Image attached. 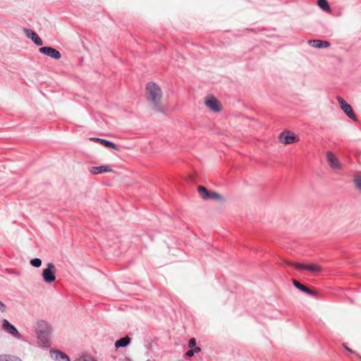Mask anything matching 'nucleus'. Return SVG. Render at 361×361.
I'll return each mask as SVG.
<instances>
[{
    "instance_id": "0eeeda50",
    "label": "nucleus",
    "mask_w": 361,
    "mask_h": 361,
    "mask_svg": "<svg viewBox=\"0 0 361 361\" xmlns=\"http://www.w3.org/2000/svg\"><path fill=\"white\" fill-rule=\"evenodd\" d=\"M286 264L288 265H290V266H294L298 269L307 270L312 273H317L321 271L320 266H319L318 264H305L299 263V262L293 264V263L288 262H287Z\"/></svg>"
},
{
    "instance_id": "1a4fd4ad",
    "label": "nucleus",
    "mask_w": 361,
    "mask_h": 361,
    "mask_svg": "<svg viewBox=\"0 0 361 361\" xmlns=\"http://www.w3.org/2000/svg\"><path fill=\"white\" fill-rule=\"evenodd\" d=\"M205 105L214 112H219L221 109L220 102L214 96L206 97Z\"/></svg>"
},
{
    "instance_id": "5701e85b",
    "label": "nucleus",
    "mask_w": 361,
    "mask_h": 361,
    "mask_svg": "<svg viewBox=\"0 0 361 361\" xmlns=\"http://www.w3.org/2000/svg\"><path fill=\"white\" fill-rule=\"evenodd\" d=\"M74 361H97L95 359H94L90 355H84L77 359H75Z\"/></svg>"
},
{
    "instance_id": "dca6fc26",
    "label": "nucleus",
    "mask_w": 361,
    "mask_h": 361,
    "mask_svg": "<svg viewBox=\"0 0 361 361\" xmlns=\"http://www.w3.org/2000/svg\"><path fill=\"white\" fill-rule=\"evenodd\" d=\"M293 283L296 288L301 290L302 292H304V293L309 294L310 295H312V296L317 295L316 292H314V290L305 286L303 284L300 283L299 281L294 279V280H293Z\"/></svg>"
},
{
    "instance_id": "2eb2a0df",
    "label": "nucleus",
    "mask_w": 361,
    "mask_h": 361,
    "mask_svg": "<svg viewBox=\"0 0 361 361\" xmlns=\"http://www.w3.org/2000/svg\"><path fill=\"white\" fill-rule=\"evenodd\" d=\"M112 169L110 166L102 165L99 166H92L90 168V172L93 175L99 174L104 172H111Z\"/></svg>"
},
{
    "instance_id": "9d476101",
    "label": "nucleus",
    "mask_w": 361,
    "mask_h": 361,
    "mask_svg": "<svg viewBox=\"0 0 361 361\" xmlns=\"http://www.w3.org/2000/svg\"><path fill=\"white\" fill-rule=\"evenodd\" d=\"M39 52L49 56L54 59H59L61 57V53L56 49L51 47H42L39 49Z\"/></svg>"
},
{
    "instance_id": "4be33fe9",
    "label": "nucleus",
    "mask_w": 361,
    "mask_h": 361,
    "mask_svg": "<svg viewBox=\"0 0 361 361\" xmlns=\"http://www.w3.org/2000/svg\"><path fill=\"white\" fill-rule=\"evenodd\" d=\"M30 264L36 268H39L42 265V260L39 258H33L30 261Z\"/></svg>"
},
{
    "instance_id": "4468645a",
    "label": "nucleus",
    "mask_w": 361,
    "mask_h": 361,
    "mask_svg": "<svg viewBox=\"0 0 361 361\" xmlns=\"http://www.w3.org/2000/svg\"><path fill=\"white\" fill-rule=\"evenodd\" d=\"M90 140L95 141L97 142H99V143L103 145L104 146H105L106 147L112 148L117 151L119 150V147L116 144H114V142H112L111 141H109V140H106L104 139H102V138H99V137H92V138H90Z\"/></svg>"
},
{
    "instance_id": "393cba45",
    "label": "nucleus",
    "mask_w": 361,
    "mask_h": 361,
    "mask_svg": "<svg viewBox=\"0 0 361 361\" xmlns=\"http://www.w3.org/2000/svg\"><path fill=\"white\" fill-rule=\"evenodd\" d=\"M188 346L190 348H194L195 347H197L196 346V339L195 338H192L190 339L189 343H188Z\"/></svg>"
},
{
    "instance_id": "f3484780",
    "label": "nucleus",
    "mask_w": 361,
    "mask_h": 361,
    "mask_svg": "<svg viewBox=\"0 0 361 361\" xmlns=\"http://www.w3.org/2000/svg\"><path fill=\"white\" fill-rule=\"evenodd\" d=\"M309 44L313 47L321 49V48H326L330 47V43L325 40L320 39H311L309 40Z\"/></svg>"
},
{
    "instance_id": "6ab92c4d",
    "label": "nucleus",
    "mask_w": 361,
    "mask_h": 361,
    "mask_svg": "<svg viewBox=\"0 0 361 361\" xmlns=\"http://www.w3.org/2000/svg\"><path fill=\"white\" fill-rule=\"evenodd\" d=\"M0 361H22L18 357L8 354L0 355Z\"/></svg>"
},
{
    "instance_id": "7ed1b4c3",
    "label": "nucleus",
    "mask_w": 361,
    "mask_h": 361,
    "mask_svg": "<svg viewBox=\"0 0 361 361\" xmlns=\"http://www.w3.org/2000/svg\"><path fill=\"white\" fill-rule=\"evenodd\" d=\"M197 192L204 200H223L222 196L216 192L210 191L203 185L197 187Z\"/></svg>"
},
{
    "instance_id": "a211bd4d",
    "label": "nucleus",
    "mask_w": 361,
    "mask_h": 361,
    "mask_svg": "<svg viewBox=\"0 0 361 361\" xmlns=\"http://www.w3.org/2000/svg\"><path fill=\"white\" fill-rule=\"evenodd\" d=\"M130 341L131 339L129 336L121 338L120 339L116 341L115 347L116 348L126 347L130 343Z\"/></svg>"
},
{
    "instance_id": "412c9836",
    "label": "nucleus",
    "mask_w": 361,
    "mask_h": 361,
    "mask_svg": "<svg viewBox=\"0 0 361 361\" xmlns=\"http://www.w3.org/2000/svg\"><path fill=\"white\" fill-rule=\"evenodd\" d=\"M200 351H201V348L200 347H195L194 348H191L190 350H188L185 353V355H187L188 357H192L195 353H197Z\"/></svg>"
},
{
    "instance_id": "bb28decb",
    "label": "nucleus",
    "mask_w": 361,
    "mask_h": 361,
    "mask_svg": "<svg viewBox=\"0 0 361 361\" xmlns=\"http://www.w3.org/2000/svg\"><path fill=\"white\" fill-rule=\"evenodd\" d=\"M125 361H133V360H130V359H129V358H127V359H126V360H125Z\"/></svg>"
},
{
    "instance_id": "f257e3e1",
    "label": "nucleus",
    "mask_w": 361,
    "mask_h": 361,
    "mask_svg": "<svg viewBox=\"0 0 361 361\" xmlns=\"http://www.w3.org/2000/svg\"><path fill=\"white\" fill-rule=\"evenodd\" d=\"M146 94L152 109L157 112H164L163 108L160 104L162 92L159 85L152 82L147 83L146 85Z\"/></svg>"
},
{
    "instance_id": "39448f33",
    "label": "nucleus",
    "mask_w": 361,
    "mask_h": 361,
    "mask_svg": "<svg viewBox=\"0 0 361 361\" xmlns=\"http://www.w3.org/2000/svg\"><path fill=\"white\" fill-rule=\"evenodd\" d=\"M1 324L2 330L17 339L21 338L22 336L18 332V329L11 324L8 320L4 319H2Z\"/></svg>"
},
{
    "instance_id": "b1692460",
    "label": "nucleus",
    "mask_w": 361,
    "mask_h": 361,
    "mask_svg": "<svg viewBox=\"0 0 361 361\" xmlns=\"http://www.w3.org/2000/svg\"><path fill=\"white\" fill-rule=\"evenodd\" d=\"M354 183L357 189H358L361 192V177H355L354 178Z\"/></svg>"
},
{
    "instance_id": "aec40b11",
    "label": "nucleus",
    "mask_w": 361,
    "mask_h": 361,
    "mask_svg": "<svg viewBox=\"0 0 361 361\" xmlns=\"http://www.w3.org/2000/svg\"><path fill=\"white\" fill-rule=\"evenodd\" d=\"M319 6L325 11H330L331 8L326 0H318Z\"/></svg>"
},
{
    "instance_id": "9b49d317",
    "label": "nucleus",
    "mask_w": 361,
    "mask_h": 361,
    "mask_svg": "<svg viewBox=\"0 0 361 361\" xmlns=\"http://www.w3.org/2000/svg\"><path fill=\"white\" fill-rule=\"evenodd\" d=\"M23 31L25 35L30 38L35 44L38 46L42 45L43 42L39 35L32 30L29 28H24Z\"/></svg>"
},
{
    "instance_id": "cd10ccee",
    "label": "nucleus",
    "mask_w": 361,
    "mask_h": 361,
    "mask_svg": "<svg viewBox=\"0 0 361 361\" xmlns=\"http://www.w3.org/2000/svg\"><path fill=\"white\" fill-rule=\"evenodd\" d=\"M345 348L347 349V350L351 351L348 348L345 347Z\"/></svg>"
},
{
    "instance_id": "a878e982",
    "label": "nucleus",
    "mask_w": 361,
    "mask_h": 361,
    "mask_svg": "<svg viewBox=\"0 0 361 361\" xmlns=\"http://www.w3.org/2000/svg\"><path fill=\"white\" fill-rule=\"evenodd\" d=\"M0 312H6V305L0 300Z\"/></svg>"
},
{
    "instance_id": "ddd939ff",
    "label": "nucleus",
    "mask_w": 361,
    "mask_h": 361,
    "mask_svg": "<svg viewBox=\"0 0 361 361\" xmlns=\"http://www.w3.org/2000/svg\"><path fill=\"white\" fill-rule=\"evenodd\" d=\"M51 357L56 361H71L68 356L60 350L50 351Z\"/></svg>"
},
{
    "instance_id": "423d86ee",
    "label": "nucleus",
    "mask_w": 361,
    "mask_h": 361,
    "mask_svg": "<svg viewBox=\"0 0 361 361\" xmlns=\"http://www.w3.org/2000/svg\"><path fill=\"white\" fill-rule=\"evenodd\" d=\"M336 99L340 104L341 109L347 115V116L353 121H357V117L351 106L341 97H337Z\"/></svg>"
},
{
    "instance_id": "20e7f679",
    "label": "nucleus",
    "mask_w": 361,
    "mask_h": 361,
    "mask_svg": "<svg viewBox=\"0 0 361 361\" xmlns=\"http://www.w3.org/2000/svg\"><path fill=\"white\" fill-rule=\"evenodd\" d=\"M42 276L44 282L51 283L56 280V267L52 262L47 264V267L42 271Z\"/></svg>"
},
{
    "instance_id": "f03ea898",
    "label": "nucleus",
    "mask_w": 361,
    "mask_h": 361,
    "mask_svg": "<svg viewBox=\"0 0 361 361\" xmlns=\"http://www.w3.org/2000/svg\"><path fill=\"white\" fill-rule=\"evenodd\" d=\"M36 334L39 343L42 346H49L50 344V335L51 332V326L45 321L40 320L37 322L36 326Z\"/></svg>"
},
{
    "instance_id": "f8f14e48",
    "label": "nucleus",
    "mask_w": 361,
    "mask_h": 361,
    "mask_svg": "<svg viewBox=\"0 0 361 361\" xmlns=\"http://www.w3.org/2000/svg\"><path fill=\"white\" fill-rule=\"evenodd\" d=\"M326 158L329 164L334 169H340L341 165L338 158L330 151L326 152Z\"/></svg>"
},
{
    "instance_id": "6e6552de",
    "label": "nucleus",
    "mask_w": 361,
    "mask_h": 361,
    "mask_svg": "<svg viewBox=\"0 0 361 361\" xmlns=\"http://www.w3.org/2000/svg\"><path fill=\"white\" fill-rule=\"evenodd\" d=\"M279 139L281 143L285 145L291 144L298 140V137L290 131L282 132L280 133Z\"/></svg>"
}]
</instances>
